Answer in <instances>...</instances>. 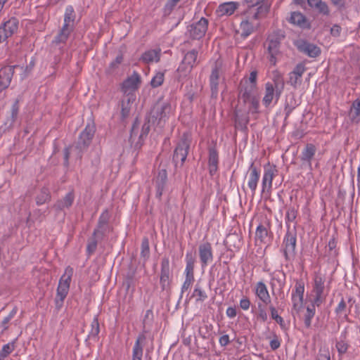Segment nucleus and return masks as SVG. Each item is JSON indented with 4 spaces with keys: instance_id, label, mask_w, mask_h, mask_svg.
I'll return each mask as SVG.
<instances>
[{
    "instance_id": "nucleus-1",
    "label": "nucleus",
    "mask_w": 360,
    "mask_h": 360,
    "mask_svg": "<svg viewBox=\"0 0 360 360\" xmlns=\"http://www.w3.org/2000/svg\"><path fill=\"white\" fill-rule=\"evenodd\" d=\"M175 108L169 101H158L151 109L148 122L163 128L169 117L174 115Z\"/></svg>"
},
{
    "instance_id": "nucleus-2",
    "label": "nucleus",
    "mask_w": 360,
    "mask_h": 360,
    "mask_svg": "<svg viewBox=\"0 0 360 360\" xmlns=\"http://www.w3.org/2000/svg\"><path fill=\"white\" fill-rule=\"evenodd\" d=\"M284 37L285 35L281 32H275L271 34L266 39L267 58L272 65H276L278 60L281 57L280 47Z\"/></svg>"
},
{
    "instance_id": "nucleus-3",
    "label": "nucleus",
    "mask_w": 360,
    "mask_h": 360,
    "mask_svg": "<svg viewBox=\"0 0 360 360\" xmlns=\"http://www.w3.org/2000/svg\"><path fill=\"white\" fill-rule=\"evenodd\" d=\"M191 142V134L188 132H184L180 136L179 141L174 149L172 160L175 167L183 166L190 148Z\"/></svg>"
},
{
    "instance_id": "nucleus-4",
    "label": "nucleus",
    "mask_w": 360,
    "mask_h": 360,
    "mask_svg": "<svg viewBox=\"0 0 360 360\" xmlns=\"http://www.w3.org/2000/svg\"><path fill=\"white\" fill-rule=\"evenodd\" d=\"M297 223L295 222L293 227H288L286 233L283 238L282 243V251L286 261H290L295 257L296 255L297 245Z\"/></svg>"
},
{
    "instance_id": "nucleus-5",
    "label": "nucleus",
    "mask_w": 360,
    "mask_h": 360,
    "mask_svg": "<svg viewBox=\"0 0 360 360\" xmlns=\"http://www.w3.org/2000/svg\"><path fill=\"white\" fill-rule=\"evenodd\" d=\"M311 294V302L316 304L317 307L325 302L328 290L325 287V278L319 274H315L314 276Z\"/></svg>"
},
{
    "instance_id": "nucleus-6",
    "label": "nucleus",
    "mask_w": 360,
    "mask_h": 360,
    "mask_svg": "<svg viewBox=\"0 0 360 360\" xmlns=\"http://www.w3.org/2000/svg\"><path fill=\"white\" fill-rule=\"evenodd\" d=\"M195 262V258L193 257L192 254L191 252H187L186 255V265L184 270L185 279L181 288V295L188 291L194 283Z\"/></svg>"
},
{
    "instance_id": "nucleus-7",
    "label": "nucleus",
    "mask_w": 360,
    "mask_h": 360,
    "mask_svg": "<svg viewBox=\"0 0 360 360\" xmlns=\"http://www.w3.org/2000/svg\"><path fill=\"white\" fill-rule=\"evenodd\" d=\"M72 275L73 269L70 266L66 267L64 274L61 276L59 281L58 286L57 288V304H58L59 302L60 304H62L66 297L69 291L70 284Z\"/></svg>"
},
{
    "instance_id": "nucleus-8",
    "label": "nucleus",
    "mask_w": 360,
    "mask_h": 360,
    "mask_svg": "<svg viewBox=\"0 0 360 360\" xmlns=\"http://www.w3.org/2000/svg\"><path fill=\"white\" fill-rule=\"evenodd\" d=\"M198 55V52L195 49H192L184 55V57L177 69L179 77H186L191 72L192 69L196 64Z\"/></svg>"
},
{
    "instance_id": "nucleus-9",
    "label": "nucleus",
    "mask_w": 360,
    "mask_h": 360,
    "mask_svg": "<svg viewBox=\"0 0 360 360\" xmlns=\"http://www.w3.org/2000/svg\"><path fill=\"white\" fill-rule=\"evenodd\" d=\"M265 0H245L249 7L248 13L252 20H259L265 16L269 11V7L264 4Z\"/></svg>"
},
{
    "instance_id": "nucleus-10",
    "label": "nucleus",
    "mask_w": 360,
    "mask_h": 360,
    "mask_svg": "<svg viewBox=\"0 0 360 360\" xmlns=\"http://www.w3.org/2000/svg\"><path fill=\"white\" fill-rule=\"evenodd\" d=\"M278 169L274 165L269 162L264 166V174L262 180V193H270L272 188V181L277 175Z\"/></svg>"
},
{
    "instance_id": "nucleus-11",
    "label": "nucleus",
    "mask_w": 360,
    "mask_h": 360,
    "mask_svg": "<svg viewBox=\"0 0 360 360\" xmlns=\"http://www.w3.org/2000/svg\"><path fill=\"white\" fill-rule=\"evenodd\" d=\"M19 20L12 17L0 25V43L6 41L18 30Z\"/></svg>"
},
{
    "instance_id": "nucleus-12",
    "label": "nucleus",
    "mask_w": 360,
    "mask_h": 360,
    "mask_svg": "<svg viewBox=\"0 0 360 360\" xmlns=\"http://www.w3.org/2000/svg\"><path fill=\"white\" fill-rule=\"evenodd\" d=\"M96 127L94 123H88L84 129L81 132L76 148L82 153L90 145L94 136Z\"/></svg>"
},
{
    "instance_id": "nucleus-13",
    "label": "nucleus",
    "mask_w": 360,
    "mask_h": 360,
    "mask_svg": "<svg viewBox=\"0 0 360 360\" xmlns=\"http://www.w3.org/2000/svg\"><path fill=\"white\" fill-rule=\"evenodd\" d=\"M208 27V20L201 18L198 22L187 27V32L194 39H200L205 34Z\"/></svg>"
},
{
    "instance_id": "nucleus-14",
    "label": "nucleus",
    "mask_w": 360,
    "mask_h": 360,
    "mask_svg": "<svg viewBox=\"0 0 360 360\" xmlns=\"http://www.w3.org/2000/svg\"><path fill=\"white\" fill-rule=\"evenodd\" d=\"M172 274L169 266V259L167 257H164L161 261V269L160 276V284L162 290H168L170 288L172 281Z\"/></svg>"
},
{
    "instance_id": "nucleus-15",
    "label": "nucleus",
    "mask_w": 360,
    "mask_h": 360,
    "mask_svg": "<svg viewBox=\"0 0 360 360\" xmlns=\"http://www.w3.org/2000/svg\"><path fill=\"white\" fill-rule=\"evenodd\" d=\"M283 91V90L273 86L270 82H266L265 84L264 96L262 98L263 105L268 108L274 100H275V104L277 103Z\"/></svg>"
},
{
    "instance_id": "nucleus-16",
    "label": "nucleus",
    "mask_w": 360,
    "mask_h": 360,
    "mask_svg": "<svg viewBox=\"0 0 360 360\" xmlns=\"http://www.w3.org/2000/svg\"><path fill=\"white\" fill-rule=\"evenodd\" d=\"M198 255L202 268L206 267L214 259L213 249L210 243L204 242L198 246Z\"/></svg>"
},
{
    "instance_id": "nucleus-17",
    "label": "nucleus",
    "mask_w": 360,
    "mask_h": 360,
    "mask_svg": "<svg viewBox=\"0 0 360 360\" xmlns=\"http://www.w3.org/2000/svg\"><path fill=\"white\" fill-rule=\"evenodd\" d=\"M141 82V76L136 72H134L133 74L128 77L122 84V91L127 94V96H131V93L138 89Z\"/></svg>"
},
{
    "instance_id": "nucleus-18",
    "label": "nucleus",
    "mask_w": 360,
    "mask_h": 360,
    "mask_svg": "<svg viewBox=\"0 0 360 360\" xmlns=\"http://www.w3.org/2000/svg\"><path fill=\"white\" fill-rule=\"evenodd\" d=\"M271 224L269 220L266 219L261 222L257 227L255 231V240L261 243L266 244L270 239Z\"/></svg>"
},
{
    "instance_id": "nucleus-19",
    "label": "nucleus",
    "mask_w": 360,
    "mask_h": 360,
    "mask_svg": "<svg viewBox=\"0 0 360 360\" xmlns=\"http://www.w3.org/2000/svg\"><path fill=\"white\" fill-rule=\"evenodd\" d=\"M18 67V65H8L0 69V92L8 87L14 74V70Z\"/></svg>"
},
{
    "instance_id": "nucleus-20",
    "label": "nucleus",
    "mask_w": 360,
    "mask_h": 360,
    "mask_svg": "<svg viewBox=\"0 0 360 360\" xmlns=\"http://www.w3.org/2000/svg\"><path fill=\"white\" fill-rule=\"evenodd\" d=\"M248 186L250 189L252 195L255 194L257 184L260 177V171L259 169L254 165V162H252L248 172Z\"/></svg>"
},
{
    "instance_id": "nucleus-21",
    "label": "nucleus",
    "mask_w": 360,
    "mask_h": 360,
    "mask_svg": "<svg viewBox=\"0 0 360 360\" xmlns=\"http://www.w3.org/2000/svg\"><path fill=\"white\" fill-rule=\"evenodd\" d=\"M167 181V172L165 169H159L157 176L154 179L155 186V195L160 199Z\"/></svg>"
},
{
    "instance_id": "nucleus-22",
    "label": "nucleus",
    "mask_w": 360,
    "mask_h": 360,
    "mask_svg": "<svg viewBox=\"0 0 360 360\" xmlns=\"http://www.w3.org/2000/svg\"><path fill=\"white\" fill-rule=\"evenodd\" d=\"M306 70L304 63H298L293 70L289 73V83L294 88H297L302 84V77Z\"/></svg>"
},
{
    "instance_id": "nucleus-23",
    "label": "nucleus",
    "mask_w": 360,
    "mask_h": 360,
    "mask_svg": "<svg viewBox=\"0 0 360 360\" xmlns=\"http://www.w3.org/2000/svg\"><path fill=\"white\" fill-rule=\"evenodd\" d=\"M146 336L145 333H140L133 346L131 360H142L143 347L146 345Z\"/></svg>"
},
{
    "instance_id": "nucleus-24",
    "label": "nucleus",
    "mask_w": 360,
    "mask_h": 360,
    "mask_svg": "<svg viewBox=\"0 0 360 360\" xmlns=\"http://www.w3.org/2000/svg\"><path fill=\"white\" fill-rule=\"evenodd\" d=\"M316 153V147L313 143H307L303 148L300 160L303 165H307L309 169H311V162Z\"/></svg>"
},
{
    "instance_id": "nucleus-25",
    "label": "nucleus",
    "mask_w": 360,
    "mask_h": 360,
    "mask_svg": "<svg viewBox=\"0 0 360 360\" xmlns=\"http://www.w3.org/2000/svg\"><path fill=\"white\" fill-rule=\"evenodd\" d=\"M298 50L311 58H316L321 53V49L316 45L305 41L299 42L297 45Z\"/></svg>"
},
{
    "instance_id": "nucleus-26",
    "label": "nucleus",
    "mask_w": 360,
    "mask_h": 360,
    "mask_svg": "<svg viewBox=\"0 0 360 360\" xmlns=\"http://www.w3.org/2000/svg\"><path fill=\"white\" fill-rule=\"evenodd\" d=\"M220 65L217 63H215L214 67L212 70V72L210 77V89L212 91V96L217 97L219 91V73H220Z\"/></svg>"
},
{
    "instance_id": "nucleus-27",
    "label": "nucleus",
    "mask_w": 360,
    "mask_h": 360,
    "mask_svg": "<svg viewBox=\"0 0 360 360\" xmlns=\"http://www.w3.org/2000/svg\"><path fill=\"white\" fill-rule=\"evenodd\" d=\"M255 295L264 304L268 305L271 304V297L264 282L259 281L256 284Z\"/></svg>"
},
{
    "instance_id": "nucleus-28",
    "label": "nucleus",
    "mask_w": 360,
    "mask_h": 360,
    "mask_svg": "<svg viewBox=\"0 0 360 360\" xmlns=\"http://www.w3.org/2000/svg\"><path fill=\"white\" fill-rule=\"evenodd\" d=\"M72 31V30L62 27L52 41V46H58V48L60 49L63 45L65 44Z\"/></svg>"
},
{
    "instance_id": "nucleus-29",
    "label": "nucleus",
    "mask_w": 360,
    "mask_h": 360,
    "mask_svg": "<svg viewBox=\"0 0 360 360\" xmlns=\"http://www.w3.org/2000/svg\"><path fill=\"white\" fill-rule=\"evenodd\" d=\"M239 4L235 1H229L221 4L217 12L219 16L231 15L238 8Z\"/></svg>"
},
{
    "instance_id": "nucleus-30",
    "label": "nucleus",
    "mask_w": 360,
    "mask_h": 360,
    "mask_svg": "<svg viewBox=\"0 0 360 360\" xmlns=\"http://www.w3.org/2000/svg\"><path fill=\"white\" fill-rule=\"evenodd\" d=\"M160 49L148 50L141 55L139 60L146 64L158 63L160 59Z\"/></svg>"
},
{
    "instance_id": "nucleus-31",
    "label": "nucleus",
    "mask_w": 360,
    "mask_h": 360,
    "mask_svg": "<svg viewBox=\"0 0 360 360\" xmlns=\"http://www.w3.org/2000/svg\"><path fill=\"white\" fill-rule=\"evenodd\" d=\"M74 199V193L73 192L70 191L68 193L63 199L58 200L54 204L53 207L56 211H61L63 210L65 208H69L72 205Z\"/></svg>"
},
{
    "instance_id": "nucleus-32",
    "label": "nucleus",
    "mask_w": 360,
    "mask_h": 360,
    "mask_svg": "<svg viewBox=\"0 0 360 360\" xmlns=\"http://www.w3.org/2000/svg\"><path fill=\"white\" fill-rule=\"evenodd\" d=\"M219 158L217 150L211 148L209 150V172L211 176L215 174L218 169Z\"/></svg>"
},
{
    "instance_id": "nucleus-33",
    "label": "nucleus",
    "mask_w": 360,
    "mask_h": 360,
    "mask_svg": "<svg viewBox=\"0 0 360 360\" xmlns=\"http://www.w3.org/2000/svg\"><path fill=\"white\" fill-rule=\"evenodd\" d=\"M75 20V14L73 7L72 6H68L64 14V23L63 27L73 30Z\"/></svg>"
},
{
    "instance_id": "nucleus-34",
    "label": "nucleus",
    "mask_w": 360,
    "mask_h": 360,
    "mask_svg": "<svg viewBox=\"0 0 360 360\" xmlns=\"http://www.w3.org/2000/svg\"><path fill=\"white\" fill-rule=\"evenodd\" d=\"M316 304L313 302L306 308V311L303 315V321L307 328H309L311 326V321L316 314Z\"/></svg>"
},
{
    "instance_id": "nucleus-35",
    "label": "nucleus",
    "mask_w": 360,
    "mask_h": 360,
    "mask_svg": "<svg viewBox=\"0 0 360 360\" xmlns=\"http://www.w3.org/2000/svg\"><path fill=\"white\" fill-rule=\"evenodd\" d=\"M19 103H20V99L16 98L14 101L13 103L12 104L11 108V115L7 119V120L5 123L6 125H8L9 127H12L17 120L18 112H19V109H20Z\"/></svg>"
},
{
    "instance_id": "nucleus-36",
    "label": "nucleus",
    "mask_w": 360,
    "mask_h": 360,
    "mask_svg": "<svg viewBox=\"0 0 360 360\" xmlns=\"http://www.w3.org/2000/svg\"><path fill=\"white\" fill-rule=\"evenodd\" d=\"M134 101L133 95L127 96L121 101V114L122 118H126L129 115L132 103Z\"/></svg>"
},
{
    "instance_id": "nucleus-37",
    "label": "nucleus",
    "mask_w": 360,
    "mask_h": 360,
    "mask_svg": "<svg viewBox=\"0 0 360 360\" xmlns=\"http://www.w3.org/2000/svg\"><path fill=\"white\" fill-rule=\"evenodd\" d=\"M239 32L243 38H246L254 32V25L248 19L243 20L240 24Z\"/></svg>"
},
{
    "instance_id": "nucleus-38",
    "label": "nucleus",
    "mask_w": 360,
    "mask_h": 360,
    "mask_svg": "<svg viewBox=\"0 0 360 360\" xmlns=\"http://www.w3.org/2000/svg\"><path fill=\"white\" fill-rule=\"evenodd\" d=\"M257 90V87H253L252 85H248L246 86H241L240 90V97L245 103H247L250 98L254 97L253 93Z\"/></svg>"
},
{
    "instance_id": "nucleus-39",
    "label": "nucleus",
    "mask_w": 360,
    "mask_h": 360,
    "mask_svg": "<svg viewBox=\"0 0 360 360\" xmlns=\"http://www.w3.org/2000/svg\"><path fill=\"white\" fill-rule=\"evenodd\" d=\"M191 297L195 299V302H203L207 298V295L202 288L198 284H195Z\"/></svg>"
},
{
    "instance_id": "nucleus-40",
    "label": "nucleus",
    "mask_w": 360,
    "mask_h": 360,
    "mask_svg": "<svg viewBox=\"0 0 360 360\" xmlns=\"http://www.w3.org/2000/svg\"><path fill=\"white\" fill-rule=\"evenodd\" d=\"M273 86L280 90H284L285 82L283 75L278 71H274L272 72V82H271Z\"/></svg>"
},
{
    "instance_id": "nucleus-41",
    "label": "nucleus",
    "mask_w": 360,
    "mask_h": 360,
    "mask_svg": "<svg viewBox=\"0 0 360 360\" xmlns=\"http://www.w3.org/2000/svg\"><path fill=\"white\" fill-rule=\"evenodd\" d=\"M98 233V230L95 229L91 238H90L88 240L86 245V252L88 256L93 255L97 248V240L96 239V236Z\"/></svg>"
},
{
    "instance_id": "nucleus-42",
    "label": "nucleus",
    "mask_w": 360,
    "mask_h": 360,
    "mask_svg": "<svg viewBox=\"0 0 360 360\" xmlns=\"http://www.w3.org/2000/svg\"><path fill=\"white\" fill-rule=\"evenodd\" d=\"M51 200V193L47 188H42L40 193L36 197L37 204L43 205Z\"/></svg>"
},
{
    "instance_id": "nucleus-43",
    "label": "nucleus",
    "mask_w": 360,
    "mask_h": 360,
    "mask_svg": "<svg viewBox=\"0 0 360 360\" xmlns=\"http://www.w3.org/2000/svg\"><path fill=\"white\" fill-rule=\"evenodd\" d=\"M289 22L292 24L302 27L306 22V18L300 12H292L291 13Z\"/></svg>"
},
{
    "instance_id": "nucleus-44",
    "label": "nucleus",
    "mask_w": 360,
    "mask_h": 360,
    "mask_svg": "<svg viewBox=\"0 0 360 360\" xmlns=\"http://www.w3.org/2000/svg\"><path fill=\"white\" fill-rule=\"evenodd\" d=\"M15 340H14L13 341L8 342L2 347V349L0 351V360L4 359L14 351L15 347Z\"/></svg>"
},
{
    "instance_id": "nucleus-45",
    "label": "nucleus",
    "mask_w": 360,
    "mask_h": 360,
    "mask_svg": "<svg viewBox=\"0 0 360 360\" xmlns=\"http://www.w3.org/2000/svg\"><path fill=\"white\" fill-rule=\"evenodd\" d=\"M141 248V257L143 258L144 261L148 260L150 257V247L148 238L145 237L143 238Z\"/></svg>"
},
{
    "instance_id": "nucleus-46",
    "label": "nucleus",
    "mask_w": 360,
    "mask_h": 360,
    "mask_svg": "<svg viewBox=\"0 0 360 360\" xmlns=\"http://www.w3.org/2000/svg\"><path fill=\"white\" fill-rule=\"evenodd\" d=\"M123 59L124 58L122 54H118L115 59L109 64V66L106 70L107 73L112 74L116 69L118 68L119 65L122 63Z\"/></svg>"
},
{
    "instance_id": "nucleus-47",
    "label": "nucleus",
    "mask_w": 360,
    "mask_h": 360,
    "mask_svg": "<svg viewBox=\"0 0 360 360\" xmlns=\"http://www.w3.org/2000/svg\"><path fill=\"white\" fill-rule=\"evenodd\" d=\"M292 310L299 313L303 307L304 296H291Z\"/></svg>"
},
{
    "instance_id": "nucleus-48",
    "label": "nucleus",
    "mask_w": 360,
    "mask_h": 360,
    "mask_svg": "<svg viewBox=\"0 0 360 360\" xmlns=\"http://www.w3.org/2000/svg\"><path fill=\"white\" fill-rule=\"evenodd\" d=\"M91 328L89 334V338H96L100 332L99 323L97 316H94L91 324Z\"/></svg>"
},
{
    "instance_id": "nucleus-49",
    "label": "nucleus",
    "mask_w": 360,
    "mask_h": 360,
    "mask_svg": "<svg viewBox=\"0 0 360 360\" xmlns=\"http://www.w3.org/2000/svg\"><path fill=\"white\" fill-rule=\"evenodd\" d=\"M297 216V211L294 207H290L288 209L285 214V224L288 229L290 222H295Z\"/></svg>"
},
{
    "instance_id": "nucleus-50",
    "label": "nucleus",
    "mask_w": 360,
    "mask_h": 360,
    "mask_svg": "<svg viewBox=\"0 0 360 360\" xmlns=\"http://www.w3.org/2000/svg\"><path fill=\"white\" fill-rule=\"evenodd\" d=\"M304 283L302 280L297 281L292 291L291 296H304Z\"/></svg>"
},
{
    "instance_id": "nucleus-51",
    "label": "nucleus",
    "mask_w": 360,
    "mask_h": 360,
    "mask_svg": "<svg viewBox=\"0 0 360 360\" xmlns=\"http://www.w3.org/2000/svg\"><path fill=\"white\" fill-rule=\"evenodd\" d=\"M269 310L271 311V318L275 320L281 328L285 327V322L283 319L278 314V311L276 307L273 305L269 306Z\"/></svg>"
},
{
    "instance_id": "nucleus-52",
    "label": "nucleus",
    "mask_w": 360,
    "mask_h": 360,
    "mask_svg": "<svg viewBox=\"0 0 360 360\" xmlns=\"http://www.w3.org/2000/svg\"><path fill=\"white\" fill-rule=\"evenodd\" d=\"M350 113L352 115V120L356 121V119L360 115V99H356L353 102Z\"/></svg>"
},
{
    "instance_id": "nucleus-53",
    "label": "nucleus",
    "mask_w": 360,
    "mask_h": 360,
    "mask_svg": "<svg viewBox=\"0 0 360 360\" xmlns=\"http://www.w3.org/2000/svg\"><path fill=\"white\" fill-rule=\"evenodd\" d=\"M17 313V309L14 308L13 310L9 313V314L6 316L4 320L2 321L1 323V327L2 328V333L6 331L8 328V323L9 321L15 316V315Z\"/></svg>"
},
{
    "instance_id": "nucleus-54",
    "label": "nucleus",
    "mask_w": 360,
    "mask_h": 360,
    "mask_svg": "<svg viewBox=\"0 0 360 360\" xmlns=\"http://www.w3.org/2000/svg\"><path fill=\"white\" fill-rule=\"evenodd\" d=\"M164 82V73L159 72L152 78L150 84L153 87L156 88L162 84Z\"/></svg>"
},
{
    "instance_id": "nucleus-55",
    "label": "nucleus",
    "mask_w": 360,
    "mask_h": 360,
    "mask_svg": "<svg viewBox=\"0 0 360 360\" xmlns=\"http://www.w3.org/2000/svg\"><path fill=\"white\" fill-rule=\"evenodd\" d=\"M285 274L283 271H276L273 274L272 280L276 281L278 285L282 288L285 284Z\"/></svg>"
},
{
    "instance_id": "nucleus-56",
    "label": "nucleus",
    "mask_w": 360,
    "mask_h": 360,
    "mask_svg": "<svg viewBox=\"0 0 360 360\" xmlns=\"http://www.w3.org/2000/svg\"><path fill=\"white\" fill-rule=\"evenodd\" d=\"M179 1L180 0H169L163 8L164 14L169 15Z\"/></svg>"
},
{
    "instance_id": "nucleus-57",
    "label": "nucleus",
    "mask_w": 360,
    "mask_h": 360,
    "mask_svg": "<svg viewBox=\"0 0 360 360\" xmlns=\"http://www.w3.org/2000/svg\"><path fill=\"white\" fill-rule=\"evenodd\" d=\"M250 103V106L249 107V111L252 113L258 112V108L259 105V101L258 98L255 96L248 101Z\"/></svg>"
},
{
    "instance_id": "nucleus-58",
    "label": "nucleus",
    "mask_w": 360,
    "mask_h": 360,
    "mask_svg": "<svg viewBox=\"0 0 360 360\" xmlns=\"http://www.w3.org/2000/svg\"><path fill=\"white\" fill-rule=\"evenodd\" d=\"M109 213L107 210H105L101 214L98 219V226L99 229H103L105 226L108 224L109 220Z\"/></svg>"
},
{
    "instance_id": "nucleus-59",
    "label": "nucleus",
    "mask_w": 360,
    "mask_h": 360,
    "mask_svg": "<svg viewBox=\"0 0 360 360\" xmlns=\"http://www.w3.org/2000/svg\"><path fill=\"white\" fill-rule=\"evenodd\" d=\"M335 347L340 355L345 354L348 349V344L342 340L337 342Z\"/></svg>"
},
{
    "instance_id": "nucleus-60",
    "label": "nucleus",
    "mask_w": 360,
    "mask_h": 360,
    "mask_svg": "<svg viewBox=\"0 0 360 360\" xmlns=\"http://www.w3.org/2000/svg\"><path fill=\"white\" fill-rule=\"evenodd\" d=\"M270 347L272 350H276L281 346V340L276 333H273L272 339L269 342Z\"/></svg>"
},
{
    "instance_id": "nucleus-61",
    "label": "nucleus",
    "mask_w": 360,
    "mask_h": 360,
    "mask_svg": "<svg viewBox=\"0 0 360 360\" xmlns=\"http://www.w3.org/2000/svg\"><path fill=\"white\" fill-rule=\"evenodd\" d=\"M315 8H316L319 12L323 15H328L330 13L328 5L323 1H321V2Z\"/></svg>"
},
{
    "instance_id": "nucleus-62",
    "label": "nucleus",
    "mask_w": 360,
    "mask_h": 360,
    "mask_svg": "<svg viewBox=\"0 0 360 360\" xmlns=\"http://www.w3.org/2000/svg\"><path fill=\"white\" fill-rule=\"evenodd\" d=\"M317 360H330L329 351L328 349H320L317 356Z\"/></svg>"
},
{
    "instance_id": "nucleus-63",
    "label": "nucleus",
    "mask_w": 360,
    "mask_h": 360,
    "mask_svg": "<svg viewBox=\"0 0 360 360\" xmlns=\"http://www.w3.org/2000/svg\"><path fill=\"white\" fill-rule=\"evenodd\" d=\"M257 71L253 70L250 72L249 77L250 84L252 85L253 87H257Z\"/></svg>"
},
{
    "instance_id": "nucleus-64",
    "label": "nucleus",
    "mask_w": 360,
    "mask_h": 360,
    "mask_svg": "<svg viewBox=\"0 0 360 360\" xmlns=\"http://www.w3.org/2000/svg\"><path fill=\"white\" fill-rule=\"evenodd\" d=\"M250 300L244 297L240 300V307L243 310H248L250 308Z\"/></svg>"
}]
</instances>
